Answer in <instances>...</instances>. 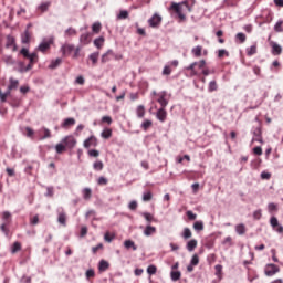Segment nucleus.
Segmentation results:
<instances>
[{
	"label": "nucleus",
	"instance_id": "1",
	"mask_svg": "<svg viewBox=\"0 0 283 283\" xmlns=\"http://www.w3.org/2000/svg\"><path fill=\"white\" fill-rule=\"evenodd\" d=\"M52 45H54V35L43 38L41 43L38 45L36 50L38 52L45 53L48 52V50H50V48H52Z\"/></svg>",
	"mask_w": 283,
	"mask_h": 283
},
{
	"label": "nucleus",
	"instance_id": "2",
	"mask_svg": "<svg viewBox=\"0 0 283 283\" xmlns=\"http://www.w3.org/2000/svg\"><path fill=\"white\" fill-rule=\"evenodd\" d=\"M160 23H163V17L158 13H155L150 19H148V25L150 28H160Z\"/></svg>",
	"mask_w": 283,
	"mask_h": 283
},
{
	"label": "nucleus",
	"instance_id": "3",
	"mask_svg": "<svg viewBox=\"0 0 283 283\" xmlns=\"http://www.w3.org/2000/svg\"><path fill=\"white\" fill-rule=\"evenodd\" d=\"M158 99L157 103H159L160 108L167 107L169 105V99H167V91H161L157 94Z\"/></svg>",
	"mask_w": 283,
	"mask_h": 283
},
{
	"label": "nucleus",
	"instance_id": "4",
	"mask_svg": "<svg viewBox=\"0 0 283 283\" xmlns=\"http://www.w3.org/2000/svg\"><path fill=\"white\" fill-rule=\"evenodd\" d=\"M62 143L65 145L67 149H74L76 147V138H74V136L72 135L62 138Z\"/></svg>",
	"mask_w": 283,
	"mask_h": 283
},
{
	"label": "nucleus",
	"instance_id": "5",
	"mask_svg": "<svg viewBox=\"0 0 283 283\" xmlns=\"http://www.w3.org/2000/svg\"><path fill=\"white\" fill-rule=\"evenodd\" d=\"M57 222L62 227H67V214L63 208H57Z\"/></svg>",
	"mask_w": 283,
	"mask_h": 283
},
{
	"label": "nucleus",
	"instance_id": "6",
	"mask_svg": "<svg viewBox=\"0 0 283 283\" xmlns=\"http://www.w3.org/2000/svg\"><path fill=\"white\" fill-rule=\"evenodd\" d=\"M264 273L268 277H273L275 273H280V268L273 263L265 266Z\"/></svg>",
	"mask_w": 283,
	"mask_h": 283
},
{
	"label": "nucleus",
	"instance_id": "7",
	"mask_svg": "<svg viewBox=\"0 0 283 283\" xmlns=\"http://www.w3.org/2000/svg\"><path fill=\"white\" fill-rule=\"evenodd\" d=\"M182 6L191 11V8H189V3H187V1L181 2V4L172 2L170 6V10H175L176 14H180V12H182Z\"/></svg>",
	"mask_w": 283,
	"mask_h": 283
},
{
	"label": "nucleus",
	"instance_id": "8",
	"mask_svg": "<svg viewBox=\"0 0 283 283\" xmlns=\"http://www.w3.org/2000/svg\"><path fill=\"white\" fill-rule=\"evenodd\" d=\"M60 52H62L63 56H70V54H72V52H74V44H63L60 49Z\"/></svg>",
	"mask_w": 283,
	"mask_h": 283
},
{
	"label": "nucleus",
	"instance_id": "9",
	"mask_svg": "<svg viewBox=\"0 0 283 283\" xmlns=\"http://www.w3.org/2000/svg\"><path fill=\"white\" fill-rule=\"evenodd\" d=\"M96 145H98V139H96L94 135H92L84 142L85 149H90V147H96Z\"/></svg>",
	"mask_w": 283,
	"mask_h": 283
},
{
	"label": "nucleus",
	"instance_id": "10",
	"mask_svg": "<svg viewBox=\"0 0 283 283\" xmlns=\"http://www.w3.org/2000/svg\"><path fill=\"white\" fill-rule=\"evenodd\" d=\"M252 140L253 143H264L262 139V129L260 127L254 128Z\"/></svg>",
	"mask_w": 283,
	"mask_h": 283
},
{
	"label": "nucleus",
	"instance_id": "11",
	"mask_svg": "<svg viewBox=\"0 0 283 283\" xmlns=\"http://www.w3.org/2000/svg\"><path fill=\"white\" fill-rule=\"evenodd\" d=\"M30 41H32V33H30V30L27 29L21 34V43H23V45H28L30 43Z\"/></svg>",
	"mask_w": 283,
	"mask_h": 283
},
{
	"label": "nucleus",
	"instance_id": "12",
	"mask_svg": "<svg viewBox=\"0 0 283 283\" xmlns=\"http://www.w3.org/2000/svg\"><path fill=\"white\" fill-rule=\"evenodd\" d=\"M91 42H92V33L86 32L80 36V43H82V45H90Z\"/></svg>",
	"mask_w": 283,
	"mask_h": 283
},
{
	"label": "nucleus",
	"instance_id": "13",
	"mask_svg": "<svg viewBox=\"0 0 283 283\" xmlns=\"http://www.w3.org/2000/svg\"><path fill=\"white\" fill-rule=\"evenodd\" d=\"M156 118L159 119L160 123H165L167 120V111L159 108L156 113Z\"/></svg>",
	"mask_w": 283,
	"mask_h": 283
},
{
	"label": "nucleus",
	"instance_id": "14",
	"mask_svg": "<svg viewBox=\"0 0 283 283\" xmlns=\"http://www.w3.org/2000/svg\"><path fill=\"white\" fill-rule=\"evenodd\" d=\"M155 233H156V227H154V226H151V224H148V226L145 227V229H144V235H145L146 238H149V237H151V235H155Z\"/></svg>",
	"mask_w": 283,
	"mask_h": 283
},
{
	"label": "nucleus",
	"instance_id": "15",
	"mask_svg": "<svg viewBox=\"0 0 283 283\" xmlns=\"http://www.w3.org/2000/svg\"><path fill=\"white\" fill-rule=\"evenodd\" d=\"M272 45V54L274 56H280V54H282V46H280V44H277L276 42H271Z\"/></svg>",
	"mask_w": 283,
	"mask_h": 283
},
{
	"label": "nucleus",
	"instance_id": "16",
	"mask_svg": "<svg viewBox=\"0 0 283 283\" xmlns=\"http://www.w3.org/2000/svg\"><path fill=\"white\" fill-rule=\"evenodd\" d=\"M196 247H198V240H196V239H191V240L188 241L187 244H186V249H187V251H189L190 253L196 250Z\"/></svg>",
	"mask_w": 283,
	"mask_h": 283
},
{
	"label": "nucleus",
	"instance_id": "17",
	"mask_svg": "<svg viewBox=\"0 0 283 283\" xmlns=\"http://www.w3.org/2000/svg\"><path fill=\"white\" fill-rule=\"evenodd\" d=\"M196 65H198V62H193L189 66L185 67L187 72H190V76H198V71H196Z\"/></svg>",
	"mask_w": 283,
	"mask_h": 283
},
{
	"label": "nucleus",
	"instance_id": "18",
	"mask_svg": "<svg viewBox=\"0 0 283 283\" xmlns=\"http://www.w3.org/2000/svg\"><path fill=\"white\" fill-rule=\"evenodd\" d=\"M112 56H114V51L108 50L106 53L102 55V63H109V61H112Z\"/></svg>",
	"mask_w": 283,
	"mask_h": 283
},
{
	"label": "nucleus",
	"instance_id": "19",
	"mask_svg": "<svg viewBox=\"0 0 283 283\" xmlns=\"http://www.w3.org/2000/svg\"><path fill=\"white\" fill-rule=\"evenodd\" d=\"M72 125H76V119L69 117V118L64 119V122L61 124V127H63L65 129L67 127H72Z\"/></svg>",
	"mask_w": 283,
	"mask_h": 283
},
{
	"label": "nucleus",
	"instance_id": "20",
	"mask_svg": "<svg viewBox=\"0 0 283 283\" xmlns=\"http://www.w3.org/2000/svg\"><path fill=\"white\" fill-rule=\"evenodd\" d=\"M61 63H63V60L61 57L52 60L49 65V70H56V67H59V65H61Z\"/></svg>",
	"mask_w": 283,
	"mask_h": 283
},
{
	"label": "nucleus",
	"instance_id": "21",
	"mask_svg": "<svg viewBox=\"0 0 283 283\" xmlns=\"http://www.w3.org/2000/svg\"><path fill=\"white\" fill-rule=\"evenodd\" d=\"M14 43H15L14 36L8 35L6 48H13V50H17V44H14Z\"/></svg>",
	"mask_w": 283,
	"mask_h": 283
},
{
	"label": "nucleus",
	"instance_id": "22",
	"mask_svg": "<svg viewBox=\"0 0 283 283\" xmlns=\"http://www.w3.org/2000/svg\"><path fill=\"white\" fill-rule=\"evenodd\" d=\"M192 227L198 233H200V231H205V222H202L201 220L196 221Z\"/></svg>",
	"mask_w": 283,
	"mask_h": 283
},
{
	"label": "nucleus",
	"instance_id": "23",
	"mask_svg": "<svg viewBox=\"0 0 283 283\" xmlns=\"http://www.w3.org/2000/svg\"><path fill=\"white\" fill-rule=\"evenodd\" d=\"M77 32H76V29L70 27L69 29H66L64 31V36L65 39H70V36H76Z\"/></svg>",
	"mask_w": 283,
	"mask_h": 283
},
{
	"label": "nucleus",
	"instance_id": "24",
	"mask_svg": "<svg viewBox=\"0 0 283 283\" xmlns=\"http://www.w3.org/2000/svg\"><path fill=\"white\" fill-rule=\"evenodd\" d=\"M235 232L238 233V235H244L247 233V227L243 223L237 224Z\"/></svg>",
	"mask_w": 283,
	"mask_h": 283
},
{
	"label": "nucleus",
	"instance_id": "25",
	"mask_svg": "<svg viewBox=\"0 0 283 283\" xmlns=\"http://www.w3.org/2000/svg\"><path fill=\"white\" fill-rule=\"evenodd\" d=\"M67 149V147L65 146V144L63 143V140H61V143L55 145V151L56 154H63V151H65Z\"/></svg>",
	"mask_w": 283,
	"mask_h": 283
},
{
	"label": "nucleus",
	"instance_id": "26",
	"mask_svg": "<svg viewBox=\"0 0 283 283\" xmlns=\"http://www.w3.org/2000/svg\"><path fill=\"white\" fill-rule=\"evenodd\" d=\"M125 249H133V251H137L138 247H136V243L132 240L124 241Z\"/></svg>",
	"mask_w": 283,
	"mask_h": 283
},
{
	"label": "nucleus",
	"instance_id": "27",
	"mask_svg": "<svg viewBox=\"0 0 283 283\" xmlns=\"http://www.w3.org/2000/svg\"><path fill=\"white\" fill-rule=\"evenodd\" d=\"M105 43V38L99 36L94 40V45L97 48V50H101L103 48V44Z\"/></svg>",
	"mask_w": 283,
	"mask_h": 283
},
{
	"label": "nucleus",
	"instance_id": "28",
	"mask_svg": "<svg viewBox=\"0 0 283 283\" xmlns=\"http://www.w3.org/2000/svg\"><path fill=\"white\" fill-rule=\"evenodd\" d=\"M182 273H180V271H171L170 272V280H172V282H178V280H180Z\"/></svg>",
	"mask_w": 283,
	"mask_h": 283
},
{
	"label": "nucleus",
	"instance_id": "29",
	"mask_svg": "<svg viewBox=\"0 0 283 283\" xmlns=\"http://www.w3.org/2000/svg\"><path fill=\"white\" fill-rule=\"evenodd\" d=\"M192 235L193 233L191 232V229L184 228V231L181 233V238H184V240H189V238H191Z\"/></svg>",
	"mask_w": 283,
	"mask_h": 283
},
{
	"label": "nucleus",
	"instance_id": "30",
	"mask_svg": "<svg viewBox=\"0 0 283 283\" xmlns=\"http://www.w3.org/2000/svg\"><path fill=\"white\" fill-rule=\"evenodd\" d=\"M136 115H137V118H145V106L144 105L137 106Z\"/></svg>",
	"mask_w": 283,
	"mask_h": 283
},
{
	"label": "nucleus",
	"instance_id": "31",
	"mask_svg": "<svg viewBox=\"0 0 283 283\" xmlns=\"http://www.w3.org/2000/svg\"><path fill=\"white\" fill-rule=\"evenodd\" d=\"M193 56H196L197 59H199V56H202V46L197 45L191 50Z\"/></svg>",
	"mask_w": 283,
	"mask_h": 283
},
{
	"label": "nucleus",
	"instance_id": "32",
	"mask_svg": "<svg viewBox=\"0 0 283 283\" xmlns=\"http://www.w3.org/2000/svg\"><path fill=\"white\" fill-rule=\"evenodd\" d=\"M105 167V165L101 161V160H96L93 164V169L94 171H103V168Z\"/></svg>",
	"mask_w": 283,
	"mask_h": 283
},
{
	"label": "nucleus",
	"instance_id": "33",
	"mask_svg": "<svg viewBox=\"0 0 283 283\" xmlns=\"http://www.w3.org/2000/svg\"><path fill=\"white\" fill-rule=\"evenodd\" d=\"M101 136L107 140L112 138V129L111 128H104L103 132L101 133Z\"/></svg>",
	"mask_w": 283,
	"mask_h": 283
},
{
	"label": "nucleus",
	"instance_id": "34",
	"mask_svg": "<svg viewBox=\"0 0 283 283\" xmlns=\"http://www.w3.org/2000/svg\"><path fill=\"white\" fill-rule=\"evenodd\" d=\"M99 54H101L99 52H94L88 55V59L90 61H92L93 65H96V63H98Z\"/></svg>",
	"mask_w": 283,
	"mask_h": 283
},
{
	"label": "nucleus",
	"instance_id": "35",
	"mask_svg": "<svg viewBox=\"0 0 283 283\" xmlns=\"http://www.w3.org/2000/svg\"><path fill=\"white\" fill-rule=\"evenodd\" d=\"M84 200H90L92 198V189L91 188H84L82 190Z\"/></svg>",
	"mask_w": 283,
	"mask_h": 283
},
{
	"label": "nucleus",
	"instance_id": "36",
	"mask_svg": "<svg viewBox=\"0 0 283 283\" xmlns=\"http://www.w3.org/2000/svg\"><path fill=\"white\" fill-rule=\"evenodd\" d=\"M109 269V262L105 260L99 261L98 270L99 271H107Z\"/></svg>",
	"mask_w": 283,
	"mask_h": 283
},
{
	"label": "nucleus",
	"instance_id": "37",
	"mask_svg": "<svg viewBox=\"0 0 283 283\" xmlns=\"http://www.w3.org/2000/svg\"><path fill=\"white\" fill-rule=\"evenodd\" d=\"M217 91H218V83L216 82V80L210 81L208 85V92H217Z\"/></svg>",
	"mask_w": 283,
	"mask_h": 283
},
{
	"label": "nucleus",
	"instance_id": "38",
	"mask_svg": "<svg viewBox=\"0 0 283 283\" xmlns=\"http://www.w3.org/2000/svg\"><path fill=\"white\" fill-rule=\"evenodd\" d=\"M2 221L3 222H12V213H10L9 211H4L2 212Z\"/></svg>",
	"mask_w": 283,
	"mask_h": 283
},
{
	"label": "nucleus",
	"instance_id": "39",
	"mask_svg": "<svg viewBox=\"0 0 283 283\" xmlns=\"http://www.w3.org/2000/svg\"><path fill=\"white\" fill-rule=\"evenodd\" d=\"M151 125H154V123L150 119H145L140 127L142 129H144V132H147V129H149V127H151Z\"/></svg>",
	"mask_w": 283,
	"mask_h": 283
},
{
	"label": "nucleus",
	"instance_id": "40",
	"mask_svg": "<svg viewBox=\"0 0 283 283\" xmlns=\"http://www.w3.org/2000/svg\"><path fill=\"white\" fill-rule=\"evenodd\" d=\"M248 56H253V54H258V45L253 44L252 46L247 49Z\"/></svg>",
	"mask_w": 283,
	"mask_h": 283
},
{
	"label": "nucleus",
	"instance_id": "41",
	"mask_svg": "<svg viewBox=\"0 0 283 283\" xmlns=\"http://www.w3.org/2000/svg\"><path fill=\"white\" fill-rule=\"evenodd\" d=\"M17 87H19V80L10 78L8 90H17Z\"/></svg>",
	"mask_w": 283,
	"mask_h": 283
},
{
	"label": "nucleus",
	"instance_id": "42",
	"mask_svg": "<svg viewBox=\"0 0 283 283\" xmlns=\"http://www.w3.org/2000/svg\"><path fill=\"white\" fill-rule=\"evenodd\" d=\"M50 6H51V2H50V1L42 2V3L39 6V10H41V12H48V8H50Z\"/></svg>",
	"mask_w": 283,
	"mask_h": 283
},
{
	"label": "nucleus",
	"instance_id": "43",
	"mask_svg": "<svg viewBox=\"0 0 283 283\" xmlns=\"http://www.w3.org/2000/svg\"><path fill=\"white\" fill-rule=\"evenodd\" d=\"M253 220H261L262 219V209H258L252 213Z\"/></svg>",
	"mask_w": 283,
	"mask_h": 283
},
{
	"label": "nucleus",
	"instance_id": "44",
	"mask_svg": "<svg viewBox=\"0 0 283 283\" xmlns=\"http://www.w3.org/2000/svg\"><path fill=\"white\" fill-rule=\"evenodd\" d=\"M158 271V268L156 265L151 264L147 268L148 275H156V272Z\"/></svg>",
	"mask_w": 283,
	"mask_h": 283
},
{
	"label": "nucleus",
	"instance_id": "45",
	"mask_svg": "<svg viewBox=\"0 0 283 283\" xmlns=\"http://www.w3.org/2000/svg\"><path fill=\"white\" fill-rule=\"evenodd\" d=\"M27 59H29L30 63L34 65V63H36V59H39V55H36V53H30Z\"/></svg>",
	"mask_w": 283,
	"mask_h": 283
},
{
	"label": "nucleus",
	"instance_id": "46",
	"mask_svg": "<svg viewBox=\"0 0 283 283\" xmlns=\"http://www.w3.org/2000/svg\"><path fill=\"white\" fill-rule=\"evenodd\" d=\"M268 211H269V213H273V212L277 211V205H275L274 202H270L268 205Z\"/></svg>",
	"mask_w": 283,
	"mask_h": 283
},
{
	"label": "nucleus",
	"instance_id": "47",
	"mask_svg": "<svg viewBox=\"0 0 283 283\" xmlns=\"http://www.w3.org/2000/svg\"><path fill=\"white\" fill-rule=\"evenodd\" d=\"M235 39H237V41H239V43H244V41H247V35L244 33L240 32L235 35Z\"/></svg>",
	"mask_w": 283,
	"mask_h": 283
},
{
	"label": "nucleus",
	"instance_id": "48",
	"mask_svg": "<svg viewBox=\"0 0 283 283\" xmlns=\"http://www.w3.org/2000/svg\"><path fill=\"white\" fill-rule=\"evenodd\" d=\"M18 251H21V243L14 242L11 248V253H18Z\"/></svg>",
	"mask_w": 283,
	"mask_h": 283
},
{
	"label": "nucleus",
	"instance_id": "49",
	"mask_svg": "<svg viewBox=\"0 0 283 283\" xmlns=\"http://www.w3.org/2000/svg\"><path fill=\"white\" fill-rule=\"evenodd\" d=\"M199 263H200V258H198V254H195V255L191 258L190 264H191L192 266H198Z\"/></svg>",
	"mask_w": 283,
	"mask_h": 283
},
{
	"label": "nucleus",
	"instance_id": "50",
	"mask_svg": "<svg viewBox=\"0 0 283 283\" xmlns=\"http://www.w3.org/2000/svg\"><path fill=\"white\" fill-rule=\"evenodd\" d=\"M282 24H283V21H282V20H279V21L275 23V25H274V32H283Z\"/></svg>",
	"mask_w": 283,
	"mask_h": 283
},
{
	"label": "nucleus",
	"instance_id": "51",
	"mask_svg": "<svg viewBox=\"0 0 283 283\" xmlns=\"http://www.w3.org/2000/svg\"><path fill=\"white\" fill-rule=\"evenodd\" d=\"M92 30H93V32L98 34L101 32V22H94L92 25Z\"/></svg>",
	"mask_w": 283,
	"mask_h": 283
},
{
	"label": "nucleus",
	"instance_id": "52",
	"mask_svg": "<svg viewBox=\"0 0 283 283\" xmlns=\"http://www.w3.org/2000/svg\"><path fill=\"white\" fill-rule=\"evenodd\" d=\"M270 224H271L272 229L280 227V222L277 221V219L275 217H271Z\"/></svg>",
	"mask_w": 283,
	"mask_h": 283
},
{
	"label": "nucleus",
	"instance_id": "53",
	"mask_svg": "<svg viewBox=\"0 0 283 283\" xmlns=\"http://www.w3.org/2000/svg\"><path fill=\"white\" fill-rule=\"evenodd\" d=\"M151 198H154V195L151 192H144L143 195V200L144 202H149V200H151Z\"/></svg>",
	"mask_w": 283,
	"mask_h": 283
},
{
	"label": "nucleus",
	"instance_id": "54",
	"mask_svg": "<svg viewBox=\"0 0 283 283\" xmlns=\"http://www.w3.org/2000/svg\"><path fill=\"white\" fill-rule=\"evenodd\" d=\"M171 74V66L165 65L163 70V76H169Z\"/></svg>",
	"mask_w": 283,
	"mask_h": 283
},
{
	"label": "nucleus",
	"instance_id": "55",
	"mask_svg": "<svg viewBox=\"0 0 283 283\" xmlns=\"http://www.w3.org/2000/svg\"><path fill=\"white\" fill-rule=\"evenodd\" d=\"M142 216L147 222H151L154 220V216H151L149 212H143Z\"/></svg>",
	"mask_w": 283,
	"mask_h": 283
},
{
	"label": "nucleus",
	"instance_id": "56",
	"mask_svg": "<svg viewBox=\"0 0 283 283\" xmlns=\"http://www.w3.org/2000/svg\"><path fill=\"white\" fill-rule=\"evenodd\" d=\"M186 216L188 217V220H196L198 218V214L193 213L191 210H188Z\"/></svg>",
	"mask_w": 283,
	"mask_h": 283
},
{
	"label": "nucleus",
	"instance_id": "57",
	"mask_svg": "<svg viewBox=\"0 0 283 283\" xmlns=\"http://www.w3.org/2000/svg\"><path fill=\"white\" fill-rule=\"evenodd\" d=\"M8 224H10V221L3 222L0 226V229H1L2 233H6L7 235H8Z\"/></svg>",
	"mask_w": 283,
	"mask_h": 283
},
{
	"label": "nucleus",
	"instance_id": "58",
	"mask_svg": "<svg viewBox=\"0 0 283 283\" xmlns=\"http://www.w3.org/2000/svg\"><path fill=\"white\" fill-rule=\"evenodd\" d=\"M88 156H92L93 158H98V156H101V153L96 149H91L88 151Z\"/></svg>",
	"mask_w": 283,
	"mask_h": 283
},
{
	"label": "nucleus",
	"instance_id": "59",
	"mask_svg": "<svg viewBox=\"0 0 283 283\" xmlns=\"http://www.w3.org/2000/svg\"><path fill=\"white\" fill-rule=\"evenodd\" d=\"M261 179L262 180H271V174L266 171L261 172Z\"/></svg>",
	"mask_w": 283,
	"mask_h": 283
},
{
	"label": "nucleus",
	"instance_id": "60",
	"mask_svg": "<svg viewBox=\"0 0 283 283\" xmlns=\"http://www.w3.org/2000/svg\"><path fill=\"white\" fill-rule=\"evenodd\" d=\"M219 59H222V56H229V51L224 49H220L218 53Z\"/></svg>",
	"mask_w": 283,
	"mask_h": 283
},
{
	"label": "nucleus",
	"instance_id": "61",
	"mask_svg": "<svg viewBox=\"0 0 283 283\" xmlns=\"http://www.w3.org/2000/svg\"><path fill=\"white\" fill-rule=\"evenodd\" d=\"M87 235V227L83 226L81 228L80 238H85Z\"/></svg>",
	"mask_w": 283,
	"mask_h": 283
},
{
	"label": "nucleus",
	"instance_id": "62",
	"mask_svg": "<svg viewBox=\"0 0 283 283\" xmlns=\"http://www.w3.org/2000/svg\"><path fill=\"white\" fill-rule=\"evenodd\" d=\"M117 17H118V19H127V17H129V12L123 10L119 12V14Z\"/></svg>",
	"mask_w": 283,
	"mask_h": 283
},
{
	"label": "nucleus",
	"instance_id": "63",
	"mask_svg": "<svg viewBox=\"0 0 283 283\" xmlns=\"http://www.w3.org/2000/svg\"><path fill=\"white\" fill-rule=\"evenodd\" d=\"M30 224L32 226L39 224V214H35L33 218H31Z\"/></svg>",
	"mask_w": 283,
	"mask_h": 283
},
{
	"label": "nucleus",
	"instance_id": "64",
	"mask_svg": "<svg viewBox=\"0 0 283 283\" xmlns=\"http://www.w3.org/2000/svg\"><path fill=\"white\" fill-rule=\"evenodd\" d=\"M97 185H107V178L105 177H99L97 179Z\"/></svg>",
	"mask_w": 283,
	"mask_h": 283
}]
</instances>
